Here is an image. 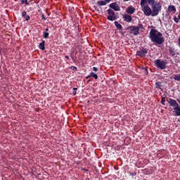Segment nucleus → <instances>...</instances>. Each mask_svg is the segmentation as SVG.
Here are the masks:
<instances>
[{
    "label": "nucleus",
    "mask_w": 180,
    "mask_h": 180,
    "mask_svg": "<svg viewBox=\"0 0 180 180\" xmlns=\"http://www.w3.org/2000/svg\"><path fill=\"white\" fill-rule=\"evenodd\" d=\"M147 4L142 11L146 16H158L160 12H161V9H162V5L160 1H156L155 0H147ZM151 8H150V6Z\"/></svg>",
    "instance_id": "obj_1"
},
{
    "label": "nucleus",
    "mask_w": 180,
    "mask_h": 180,
    "mask_svg": "<svg viewBox=\"0 0 180 180\" xmlns=\"http://www.w3.org/2000/svg\"><path fill=\"white\" fill-rule=\"evenodd\" d=\"M149 37L151 41H153V43H156V44L161 45L165 41V39L162 37V33L158 32V30L155 29L150 30Z\"/></svg>",
    "instance_id": "obj_2"
},
{
    "label": "nucleus",
    "mask_w": 180,
    "mask_h": 180,
    "mask_svg": "<svg viewBox=\"0 0 180 180\" xmlns=\"http://www.w3.org/2000/svg\"><path fill=\"white\" fill-rule=\"evenodd\" d=\"M155 64L158 68L160 70H165L167 68V62L164 60H161L160 59H157L155 60Z\"/></svg>",
    "instance_id": "obj_3"
},
{
    "label": "nucleus",
    "mask_w": 180,
    "mask_h": 180,
    "mask_svg": "<svg viewBox=\"0 0 180 180\" xmlns=\"http://www.w3.org/2000/svg\"><path fill=\"white\" fill-rule=\"evenodd\" d=\"M108 15L107 16V19L108 20H110V22H113V20H116L117 18H116V15L115 13L114 12L113 10H112V8H109L107 11Z\"/></svg>",
    "instance_id": "obj_4"
},
{
    "label": "nucleus",
    "mask_w": 180,
    "mask_h": 180,
    "mask_svg": "<svg viewBox=\"0 0 180 180\" xmlns=\"http://www.w3.org/2000/svg\"><path fill=\"white\" fill-rule=\"evenodd\" d=\"M127 30H129L130 34H133L134 36H138V34H140L139 28H137L136 26H134V25L129 26L127 27Z\"/></svg>",
    "instance_id": "obj_5"
},
{
    "label": "nucleus",
    "mask_w": 180,
    "mask_h": 180,
    "mask_svg": "<svg viewBox=\"0 0 180 180\" xmlns=\"http://www.w3.org/2000/svg\"><path fill=\"white\" fill-rule=\"evenodd\" d=\"M148 53V50L146 48L142 49L141 51H136V56L139 57H146V54Z\"/></svg>",
    "instance_id": "obj_6"
},
{
    "label": "nucleus",
    "mask_w": 180,
    "mask_h": 180,
    "mask_svg": "<svg viewBox=\"0 0 180 180\" xmlns=\"http://www.w3.org/2000/svg\"><path fill=\"white\" fill-rule=\"evenodd\" d=\"M122 18L124 21L127 22V23H131V22L133 20V17L129 14H122Z\"/></svg>",
    "instance_id": "obj_7"
},
{
    "label": "nucleus",
    "mask_w": 180,
    "mask_h": 180,
    "mask_svg": "<svg viewBox=\"0 0 180 180\" xmlns=\"http://www.w3.org/2000/svg\"><path fill=\"white\" fill-rule=\"evenodd\" d=\"M109 7L111 8V9H113V11H115V12L120 11V6H119L117 2L111 3L109 5Z\"/></svg>",
    "instance_id": "obj_8"
},
{
    "label": "nucleus",
    "mask_w": 180,
    "mask_h": 180,
    "mask_svg": "<svg viewBox=\"0 0 180 180\" xmlns=\"http://www.w3.org/2000/svg\"><path fill=\"white\" fill-rule=\"evenodd\" d=\"M167 103H169V105L172 106V108H176L177 106H179L178 103L173 98H169L167 100Z\"/></svg>",
    "instance_id": "obj_9"
},
{
    "label": "nucleus",
    "mask_w": 180,
    "mask_h": 180,
    "mask_svg": "<svg viewBox=\"0 0 180 180\" xmlns=\"http://www.w3.org/2000/svg\"><path fill=\"white\" fill-rule=\"evenodd\" d=\"M169 54L171 57H175L176 56V51H175V48L172 46L169 47Z\"/></svg>",
    "instance_id": "obj_10"
},
{
    "label": "nucleus",
    "mask_w": 180,
    "mask_h": 180,
    "mask_svg": "<svg viewBox=\"0 0 180 180\" xmlns=\"http://www.w3.org/2000/svg\"><path fill=\"white\" fill-rule=\"evenodd\" d=\"M167 11L169 12V13L174 14L176 12V8H175V6L174 5H169L168 6Z\"/></svg>",
    "instance_id": "obj_11"
},
{
    "label": "nucleus",
    "mask_w": 180,
    "mask_h": 180,
    "mask_svg": "<svg viewBox=\"0 0 180 180\" xmlns=\"http://www.w3.org/2000/svg\"><path fill=\"white\" fill-rule=\"evenodd\" d=\"M126 12L129 15H133L136 12V8L131 6H129L127 9Z\"/></svg>",
    "instance_id": "obj_12"
},
{
    "label": "nucleus",
    "mask_w": 180,
    "mask_h": 180,
    "mask_svg": "<svg viewBox=\"0 0 180 180\" xmlns=\"http://www.w3.org/2000/svg\"><path fill=\"white\" fill-rule=\"evenodd\" d=\"M22 17L25 19L26 22H29V20H30V16L27 15V12L25 11H22Z\"/></svg>",
    "instance_id": "obj_13"
},
{
    "label": "nucleus",
    "mask_w": 180,
    "mask_h": 180,
    "mask_svg": "<svg viewBox=\"0 0 180 180\" xmlns=\"http://www.w3.org/2000/svg\"><path fill=\"white\" fill-rule=\"evenodd\" d=\"M39 49L40 50H46V41L44 40L39 44Z\"/></svg>",
    "instance_id": "obj_14"
},
{
    "label": "nucleus",
    "mask_w": 180,
    "mask_h": 180,
    "mask_svg": "<svg viewBox=\"0 0 180 180\" xmlns=\"http://www.w3.org/2000/svg\"><path fill=\"white\" fill-rule=\"evenodd\" d=\"M114 25L117 30H122V29H123V26H122L117 21H115Z\"/></svg>",
    "instance_id": "obj_15"
},
{
    "label": "nucleus",
    "mask_w": 180,
    "mask_h": 180,
    "mask_svg": "<svg viewBox=\"0 0 180 180\" xmlns=\"http://www.w3.org/2000/svg\"><path fill=\"white\" fill-rule=\"evenodd\" d=\"M173 110H175L174 113H175L176 116H180V107H179V105H178L176 108H173Z\"/></svg>",
    "instance_id": "obj_16"
},
{
    "label": "nucleus",
    "mask_w": 180,
    "mask_h": 180,
    "mask_svg": "<svg viewBox=\"0 0 180 180\" xmlns=\"http://www.w3.org/2000/svg\"><path fill=\"white\" fill-rule=\"evenodd\" d=\"M97 5L98 6H105V5H106V1H97Z\"/></svg>",
    "instance_id": "obj_17"
},
{
    "label": "nucleus",
    "mask_w": 180,
    "mask_h": 180,
    "mask_svg": "<svg viewBox=\"0 0 180 180\" xmlns=\"http://www.w3.org/2000/svg\"><path fill=\"white\" fill-rule=\"evenodd\" d=\"M146 4H147V0H141V6L142 9H144V6H147Z\"/></svg>",
    "instance_id": "obj_18"
},
{
    "label": "nucleus",
    "mask_w": 180,
    "mask_h": 180,
    "mask_svg": "<svg viewBox=\"0 0 180 180\" xmlns=\"http://www.w3.org/2000/svg\"><path fill=\"white\" fill-rule=\"evenodd\" d=\"M155 86L157 89H161V86H162V85L161 84L160 82H157L155 84Z\"/></svg>",
    "instance_id": "obj_19"
},
{
    "label": "nucleus",
    "mask_w": 180,
    "mask_h": 180,
    "mask_svg": "<svg viewBox=\"0 0 180 180\" xmlns=\"http://www.w3.org/2000/svg\"><path fill=\"white\" fill-rule=\"evenodd\" d=\"M90 77H92L93 78H94V79H98V75L94 72H91L90 73Z\"/></svg>",
    "instance_id": "obj_20"
},
{
    "label": "nucleus",
    "mask_w": 180,
    "mask_h": 180,
    "mask_svg": "<svg viewBox=\"0 0 180 180\" xmlns=\"http://www.w3.org/2000/svg\"><path fill=\"white\" fill-rule=\"evenodd\" d=\"M70 58H72L73 63H75V61L77 60V56H75L73 53H71L70 54Z\"/></svg>",
    "instance_id": "obj_21"
},
{
    "label": "nucleus",
    "mask_w": 180,
    "mask_h": 180,
    "mask_svg": "<svg viewBox=\"0 0 180 180\" xmlns=\"http://www.w3.org/2000/svg\"><path fill=\"white\" fill-rule=\"evenodd\" d=\"M136 27V29H138V32H140V29L143 30L144 29V26L143 25V24H138Z\"/></svg>",
    "instance_id": "obj_22"
},
{
    "label": "nucleus",
    "mask_w": 180,
    "mask_h": 180,
    "mask_svg": "<svg viewBox=\"0 0 180 180\" xmlns=\"http://www.w3.org/2000/svg\"><path fill=\"white\" fill-rule=\"evenodd\" d=\"M174 79L175 81H180V74L174 75Z\"/></svg>",
    "instance_id": "obj_23"
},
{
    "label": "nucleus",
    "mask_w": 180,
    "mask_h": 180,
    "mask_svg": "<svg viewBox=\"0 0 180 180\" xmlns=\"http://www.w3.org/2000/svg\"><path fill=\"white\" fill-rule=\"evenodd\" d=\"M43 36L45 39H49V36H50V34L47 32H43Z\"/></svg>",
    "instance_id": "obj_24"
},
{
    "label": "nucleus",
    "mask_w": 180,
    "mask_h": 180,
    "mask_svg": "<svg viewBox=\"0 0 180 180\" xmlns=\"http://www.w3.org/2000/svg\"><path fill=\"white\" fill-rule=\"evenodd\" d=\"M70 70H72V71H78V68H77V67L72 65L70 67Z\"/></svg>",
    "instance_id": "obj_25"
},
{
    "label": "nucleus",
    "mask_w": 180,
    "mask_h": 180,
    "mask_svg": "<svg viewBox=\"0 0 180 180\" xmlns=\"http://www.w3.org/2000/svg\"><path fill=\"white\" fill-rule=\"evenodd\" d=\"M173 20L175 23H179V18H176V16L174 17Z\"/></svg>",
    "instance_id": "obj_26"
},
{
    "label": "nucleus",
    "mask_w": 180,
    "mask_h": 180,
    "mask_svg": "<svg viewBox=\"0 0 180 180\" xmlns=\"http://www.w3.org/2000/svg\"><path fill=\"white\" fill-rule=\"evenodd\" d=\"M28 0H21V4H25V5H29Z\"/></svg>",
    "instance_id": "obj_27"
},
{
    "label": "nucleus",
    "mask_w": 180,
    "mask_h": 180,
    "mask_svg": "<svg viewBox=\"0 0 180 180\" xmlns=\"http://www.w3.org/2000/svg\"><path fill=\"white\" fill-rule=\"evenodd\" d=\"M77 88H73V91H72V95H74V96H75V95H77Z\"/></svg>",
    "instance_id": "obj_28"
},
{
    "label": "nucleus",
    "mask_w": 180,
    "mask_h": 180,
    "mask_svg": "<svg viewBox=\"0 0 180 180\" xmlns=\"http://www.w3.org/2000/svg\"><path fill=\"white\" fill-rule=\"evenodd\" d=\"M161 103L162 105H165V98L162 97Z\"/></svg>",
    "instance_id": "obj_29"
},
{
    "label": "nucleus",
    "mask_w": 180,
    "mask_h": 180,
    "mask_svg": "<svg viewBox=\"0 0 180 180\" xmlns=\"http://www.w3.org/2000/svg\"><path fill=\"white\" fill-rule=\"evenodd\" d=\"M93 71H94L95 72H98V68H96V67H93Z\"/></svg>",
    "instance_id": "obj_30"
},
{
    "label": "nucleus",
    "mask_w": 180,
    "mask_h": 180,
    "mask_svg": "<svg viewBox=\"0 0 180 180\" xmlns=\"http://www.w3.org/2000/svg\"><path fill=\"white\" fill-rule=\"evenodd\" d=\"M105 1L104 2H106V4H109V2H110V1L112 0H104Z\"/></svg>",
    "instance_id": "obj_31"
},
{
    "label": "nucleus",
    "mask_w": 180,
    "mask_h": 180,
    "mask_svg": "<svg viewBox=\"0 0 180 180\" xmlns=\"http://www.w3.org/2000/svg\"><path fill=\"white\" fill-rule=\"evenodd\" d=\"M65 58H66V60H70V56H65Z\"/></svg>",
    "instance_id": "obj_32"
},
{
    "label": "nucleus",
    "mask_w": 180,
    "mask_h": 180,
    "mask_svg": "<svg viewBox=\"0 0 180 180\" xmlns=\"http://www.w3.org/2000/svg\"><path fill=\"white\" fill-rule=\"evenodd\" d=\"M178 41H179V47H180V36H179V39H178Z\"/></svg>",
    "instance_id": "obj_33"
},
{
    "label": "nucleus",
    "mask_w": 180,
    "mask_h": 180,
    "mask_svg": "<svg viewBox=\"0 0 180 180\" xmlns=\"http://www.w3.org/2000/svg\"><path fill=\"white\" fill-rule=\"evenodd\" d=\"M91 75L87 76V77H86V79H89V78H91Z\"/></svg>",
    "instance_id": "obj_34"
},
{
    "label": "nucleus",
    "mask_w": 180,
    "mask_h": 180,
    "mask_svg": "<svg viewBox=\"0 0 180 180\" xmlns=\"http://www.w3.org/2000/svg\"><path fill=\"white\" fill-rule=\"evenodd\" d=\"M120 33L121 34H124V32H120Z\"/></svg>",
    "instance_id": "obj_35"
},
{
    "label": "nucleus",
    "mask_w": 180,
    "mask_h": 180,
    "mask_svg": "<svg viewBox=\"0 0 180 180\" xmlns=\"http://www.w3.org/2000/svg\"><path fill=\"white\" fill-rule=\"evenodd\" d=\"M45 32H49V28H46V29L45 30Z\"/></svg>",
    "instance_id": "obj_36"
},
{
    "label": "nucleus",
    "mask_w": 180,
    "mask_h": 180,
    "mask_svg": "<svg viewBox=\"0 0 180 180\" xmlns=\"http://www.w3.org/2000/svg\"><path fill=\"white\" fill-rule=\"evenodd\" d=\"M125 2H129L130 0H124Z\"/></svg>",
    "instance_id": "obj_37"
},
{
    "label": "nucleus",
    "mask_w": 180,
    "mask_h": 180,
    "mask_svg": "<svg viewBox=\"0 0 180 180\" xmlns=\"http://www.w3.org/2000/svg\"><path fill=\"white\" fill-rule=\"evenodd\" d=\"M177 101H178L179 103H180V101H179V98H177Z\"/></svg>",
    "instance_id": "obj_38"
}]
</instances>
